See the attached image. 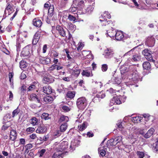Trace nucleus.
Wrapping results in <instances>:
<instances>
[{
  "label": "nucleus",
  "instance_id": "obj_60",
  "mask_svg": "<svg viewBox=\"0 0 158 158\" xmlns=\"http://www.w3.org/2000/svg\"><path fill=\"white\" fill-rule=\"evenodd\" d=\"M35 85H32L29 86L28 89V91H31L33 89H35Z\"/></svg>",
  "mask_w": 158,
  "mask_h": 158
},
{
  "label": "nucleus",
  "instance_id": "obj_36",
  "mask_svg": "<svg viewBox=\"0 0 158 158\" xmlns=\"http://www.w3.org/2000/svg\"><path fill=\"white\" fill-rule=\"evenodd\" d=\"M54 11V6L53 5L50 6L48 10V15L49 16L52 17L53 15Z\"/></svg>",
  "mask_w": 158,
  "mask_h": 158
},
{
  "label": "nucleus",
  "instance_id": "obj_7",
  "mask_svg": "<svg viewBox=\"0 0 158 158\" xmlns=\"http://www.w3.org/2000/svg\"><path fill=\"white\" fill-rule=\"evenodd\" d=\"M31 50V46L27 45L23 48L22 51L21 56L22 57L29 56L30 55V51Z\"/></svg>",
  "mask_w": 158,
  "mask_h": 158
},
{
  "label": "nucleus",
  "instance_id": "obj_64",
  "mask_svg": "<svg viewBox=\"0 0 158 158\" xmlns=\"http://www.w3.org/2000/svg\"><path fill=\"white\" fill-rule=\"evenodd\" d=\"M89 137H91L94 136V135L93 133L90 132H88L86 134Z\"/></svg>",
  "mask_w": 158,
  "mask_h": 158
},
{
  "label": "nucleus",
  "instance_id": "obj_50",
  "mask_svg": "<svg viewBox=\"0 0 158 158\" xmlns=\"http://www.w3.org/2000/svg\"><path fill=\"white\" fill-rule=\"evenodd\" d=\"M46 152V149H42L39 151V154L40 157H42L44 153Z\"/></svg>",
  "mask_w": 158,
  "mask_h": 158
},
{
  "label": "nucleus",
  "instance_id": "obj_24",
  "mask_svg": "<svg viewBox=\"0 0 158 158\" xmlns=\"http://www.w3.org/2000/svg\"><path fill=\"white\" fill-rule=\"evenodd\" d=\"M64 155L63 153H59L58 152H55L52 156V158H63Z\"/></svg>",
  "mask_w": 158,
  "mask_h": 158
},
{
  "label": "nucleus",
  "instance_id": "obj_5",
  "mask_svg": "<svg viewBox=\"0 0 158 158\" xmlns=\"http://www.w3.org/2000/svg\"><path fill=\"white\" fill-rule=\"evenodd\" d=\"M151 52L148 49H145L143 51L142 53L145 56V57L147 60L154 62V60L153 59Z\"/></svg>",
  "mask_w": 158,
  "mask_h": 158
},
{
  "label": "nucleus",
  "instance_id": "obj_42",
  "mask_svg": "<svg viewBox=\"0 0 158 158\" xmlns=\"http://www.w3.org/2000/svg\"><path fill=\"white\" fill-rule=\"evenodd\" d=\"M114 143L113 144L114 146L116 145L117 144L122 140V138L120 137H117L114 139Z\"/></svg>",
  "mask_w": 158,
  "mask_h": 158
},
{
  "label": "nucleus",
  "instance_id": "obj_27",
  "mask_svg": "<svg viewBox=\"0 0 158 158\" xmlns=\"http://www.w3.org/2000/svg\"><path fill=\"white\" fill-rule=\"evenodd\" d=\"M99 20L102 23V26H106L108 24V22L107 21V20L106 18L103 17V16L100 17Z\"/></svg>",
  "mask_w": 158,
  "mask_h": 158
},
{
  "label": "nucleus",
  "instance_id": "obj_9",
  "mask_svg": "<svg viewBox=\"0 0 158 158\" xmlns=\"http://www.w3.org/2000/svg\"><path fill=\"white\" fill-rule=\"evenodd\" d=\"M56 29L57 31V32L61 36L63 37L65 36L66 35L65 31L64 29L62 27L59 25H57L56 27Z\"/></svg>",
  "mask_w": 158,
  "mask_h": 158
},
{
  "label": "nucleus",
  "instance_id": "obj_10",
  "mask_svg": "<svg viewBox=\"0 0 158 158\" xmlns=\"http://www.w3.org/2000/svg\"><path fill=\"white\" fill-rule=\"evenodd\" d=\"M14 11V10L11 5L8 3L7 6L6 8L4 11V15H6V14H7L8 15H9L13 12Z\"/></svg>",
  "mask_w": 158,
  "mask_h": 158
},
{
  "label": "nucleus",
  "instance_id": "obj_62",
  "mask_svg": "<svg viewBox=\"0 0 158 158\" xmlns=\"http://www.w3.org/2000/svg\"><path fill=\"white\" fill-rule=\"evenodd\" d=\"M21 79H24L26 77V75L24 73H22L20 77Z\"/></svg>",
  "mask_w": 158,
  "mask_h": 158
},
{
  "label": "nucleus",
  "instance_id": "obj_22",
  "mask_svg": "<svg viewBox=\"0 0 158 158\" xmlns=\"http://www.w3.org/2000/svg\"><path fill=\"white\" fill-rule=\"evenodd\" d=\"M17 134L16 131L14 130H12L10 131V139L14 141L16 139Z\"/></svg>",
  "mask_w": 158,
  "mask_h": 158
},
{
  "label": "nucleus",
  "instance_id": "obj_21",
  "mask_svg": "<svg viewBox=\"0 0 158 158\" xmlns=\"http://www.w3.org/2000/svg\"><path fill=\"white\" fill-rule=\"evenodd\" d=\"M105 97V94L104 92L103 91H102L96 95V96L93 99V101L94 102H95V100H96V98H103Z\"/></svg>",
  "mask_w": 158,
  "mask_h": 158
},
{
  "label": "nucleus",
  "instance_id": "obj_54",
  "mask_svg": "<svg viewBox=\"0 0 158 158\" xmlns=\"http://www.w3.org/2000/svg\"><path fill=\"white\" fill-rule=\"evenodd\" d=\"M73 72L77 76H78L80 73V69H75L73 70Z\"/></svg>",
  "mask_w": 158,
  "mask_h": 158
},
{
  "label": "nucleus",
  "instance_id": "obj_51",
  "mask_svg": "<svg viewBox=\"0 0 158 158\" xmlns=\"http://www.w3.org/2000/svg\"><path fill=\"white\" fill-rule=\"evenodd\" d=\"M21 42H22V40L21 39H19L17 40V48H19L21 46Z\"/></svg>",
  "mask_w": 158,
  "mask_h": 158
},
{
  "label": "nucleus",
  "instance_id": "obj_13",
  "mask_svg": "<svg viewBox=\"0 0 158 158\" xmlns=\"http://www.w3.org/2000/svg\"><path fill=\"white\" fill-rule=\"evenodd\" d=\"M54 81V78L51 76L44 77L43 79L44 83L45 84H49L52 83Z\"/></svg>",
  "mask_w": 158,
  "mask_h": 158
},
{
  "label": "nucleus",
  "instance_id": "obj_19",
  "mask_svg": "<svg viewBox=\"0 0 158 158\" xmlns=\"http://www.w3.org/2000/svg\"><path fill=\"white\" fill-rule=\"evenodd\" d=\"M154 131L155 130L154 128H151L144 135V137L146 138H149L153 134Z\"/></svg>",
  "mask_w": 158,
  "mask_h": 158
},
{
  "label": "nucleus",
  "instance_id": "obj_48",
  "mask_svg": "<svg viewBox=\"0 0 158 158\" xmlns=\"http://www.w3.org/2000/svg\"><path fill=\"white\" fill-rule=\"evenodd\" d=\"M75 6V5L73 3L70 8V10L73 12H75L77 10V6Z\"/></svg>",
  "mask_w": 158,
  "mask_h": 158
},
{
  "label": "nucleus",
  "instance_id": "obj_12",
  "mask_svg": "<svg viewBox=\"0 0 158 158\" xmlns=\"http://www.w3.org/2000/svg\"><path fill=\"white\" fill-rule=\"evenodd\" d=\"M105 57L106 58H109L113 56L114 54L113 49L110 48H107L105 51Z\"/></svg>",
  "mask_w": 158,
  "mask_h": 158
},
{
  "label": "nucleus",
  "instance_id": "obj_57",
  "mask_svg": "<svg viewBox=\"0 0 158 158\" xmlns=\"http://www.w3.org/2000/svg\"><path fill=\"white\" fill-rule=\"evenodd\" d=\"M30 137L32 139H35L37 138V136L35 134H32L30 135Z\"/></svg>",
  "mask_w": 158,
  "mask_h": 158
},
{
  "label": "nucleus",
  "instance_id": "obj_23",
  "mask_svg": "<svg viewBox=\"0 0 158 158\" xmlns=\"http://www.w3.org/2000/svg\"><path fill=\"white\" fill-rule=\"evenodd\" d=\"M40 62L43 64H48L50 62V59L49 58H40Z\"/></svg>",
  "mask_w": 158,
  "mask_h": 158
},
{
  "label": "nucleus",
  "instance_id": "obj_56",
  "mask_svg": "<svg viewBox=\"0 0 158 158\" xmlns=\"http://www.w3.org/2000/svg\"><path fill=\"white\" fill-rule=\"evenodd\" d=\"M64 50L65 51L66 53L67 54V56L68 58L69 59H71V57L70 56L69 54V52L67 49H64Z\"/></svg>",
  "mask_w": 158,
  "mask_h": 158
},
{
  "label": "nucleus",
  "instance_id": "obj_44",
  "mask_svg": "<svg viewBox=\"0 0 158 158\" xmlns=\"http://www.w3.org/2000/svg\"><path fill=\"white\" fill-rule=\"evenodd\" d=\"M140 56L138 54L133 56L132 59L135 61H139L140 59Z\"/></svg>",
  "mask_w": 158,
  "mask_h": 158
},
{
  "label": "nucleus",
  "instance_id": "obj_15",
  "mask_svg": "<svg viewBox=\"0 0 158 158\" xmlns=\"http://www.w3.org/2000/svg\"><path fill=\"white\" fill-rule=\"evenodd\" d=\"M43 91L44 93L49 94L52 92V89L50 86L47 85L43 87Z\"/></svg>",
  "mask_w": 158,
  "mask_h": 158
},
{
  "label": "nucleus",
  "instance_id": "obj_59",
  "mask_svg": "<svg viewBox=\"0 0 158 158\" xmlns=\"http://www.w3.org/2000/svg\"><path fill=\"white\" fill-rule=\"evenodd\" d=\"M33 152L34 151L33 150H31V152H29V153L28 154V156L31 157H33L34 155V154L33 153Z\"/></svg>",
  "mask_w": 158,
  "mask_h": 158
},
{
  "label": "nucleus",
  "instance_id": "obj_18",
  "mask_svg": "<svg viewBox=\"0 0 158 158\" xmlns=\"http://www.w3.org/2000/svg\"><path fill=\"white\" fill-rule=\"evenodd\" d=\"M134 67V66L131 65L129 67V68L126 67L124 65L122 66L120 68V71L121 73H125L126 72H127L129 70L130 71H131V69H133V68Z\"/></svg>",
  "mask_w": 158,
  "mask_h": 158
},
{
  "label": "nucleus",
  "instance_id": "obj_28",
  "mask_svg": "<svg viewBox=\"0 0 158 158\" xmlns=\"http://www.w3.org/2000/svg\"><path fill=\"white\" fill-rule=\"evenodd\" d=\"M44 100L46 102L51 103L53 101V98L51 96H48L44 97Z\"/></svg>",
  "mask_w": 158,
  "mask_h": 158
},
{
  "label": "nucleus",
  "instance_id": "obj_11",
  "mask_svg": "<svg viewBox=\"0 0 158 158\" xmlns=\"http://www.w3.org/2000/svg\"><path fill=\"white\" fill-rule=\"evenodd\" d=\"M155 41L154 38L152 37H148L145 42V44L149 47H152L154 45Z\"/></svg>",
  "mask_w": 158,
  "mask_h": 158
},
{
  "label": "nucleus",
  "instance_id": "obj_38",
  "mask_svg": "<svg viewBox=\"0 0 158 158\" xmlns=\"http://www.w3.org/2000/svg\"><path fill=\"white\" fill-rule=\"evenodd\" d=\"M19 64L20 67L21 69L25 68L27 66L26 62L24 60L21 61L20 62Z\"/></svg>",
  "mask_w": 158,
  "mask_h": 158
},
{
  "label": "nucleus",
  "instance_id": "obj_61",
  "mask_svg": "<svg viewBox=\"0 0 158 158\" xmlns=\"http://www.w3.org/2000/svg\"><path fill=\"white\" fill-rule=\"evenodd\" d=\"M62 109L64 111H67L70 110L69 107L68 106H63L62 107Z\"/></svg>",
  "mask_w": 158,
  "mask_h": 158
},
{
  "label": "nucleus",
  "instance_id": "obj_16",
  "mask_svg": "<svg viewBox=\"0 0 158 158\" xmlns=\"http://www.w3.org/2000/svg\"><path fill=\"white\" fill-rule=\"evenodd\" d=\"M33 25L38 27H40L42 25L41 21L38 18H35L33 20Z\"/></svg>",
  "mask_w": 158,
  "mask_h": 158
},
{
  "label": "nucleus",
  "instance_id": "obj_34",
  "mask_svg": "<svg viewBox=\"0 0 158 158\" xmlns=\"http://www.w3.org/2000/svg\"><path fill=\"white\" fill-rule=\"evenodd\" d=\"M143 66L144 69L148 70L150 69L151 65L149 62L146 61L143 63Z\"/></svg>",
  "mask_w": 158,
  "mask_h": 158
},
{
  "label": "nucleus",
  "instance_id": "obj_3",
  "mask_svg": "<svg viewBox=\"0 0 158 158\" xmlns=\"http://www.w3.org/2000/svg\"><path fill=\"white\" fill-rule=\"evenodd\" d=\"M111 33H113L114 34L108 35L111 38H113L115 36V39L117 40H123L124 37L123 33L121 31H112Z\"/></svg>",
  "mask_w": 158,
  "mask_h": 158
},
{
  "label": "nucleus",
  "instance_id": "obj_46",
  "mask_svg": "<svg viewBox=\"0 0 158 158\" xmlns=\"http://www.w3.org/2000/svg\"><path fill=\"white\" fill-rule=\"evenodd\" d=\"M56 66L57 65L55 64H54L52 65V66L49 68L48 71L50 73H52L54 70L56 69Z\"/></svg>",
  "mask_w": 158,
  "mask_h": 158
},
{
  "label": "nucleus",
  "instance_id": "obj_43",
  "mask_svg": "<svg viewBox=\"0 0 158 158\" xmlns=\"http://www.w3.org/2000/svg\"><path fill=\"white\" fill-rule=\"evenodd\" d=\"M75 141H77V140H73L71 141V144L70 146V148L72 149H75V147L77 145Z\"/></svg>",
  "mask_w": 158,
  "mask_h": 158
},
{
  "label": "nucleus",
  "instance_id": "obj_25",
  "mask_svg": "<svg viewBox=\"0 0 158 158\" xmlns=\"http://www.w3.org/2000/svg\"><path fill=\"white\" fill-rule=\"evenodd\" d=\"M30 123L33 126H35L38 124V120L35 117H32L30 120Z\"/></svg>",
  "mask_w": 158,
  "mask_h": 158
},
{
  "label": "nucleus",
  "instance_id": "obj_53",
  "mask_svg": "<svg viewBox=\"0 0 158 158\" xmlns=\"http://www.w3.org/2000/svg\"><path fill=\"white\" fill-rule=\"evenodd\" d=\"M35 130V129L34 127H29L27 129L26 131L27 132H32L34 131Z\"/></svg>",
  "mask_w": 158,
  "mask_h": 158
},
{
  "label": "nucleus",
  "instance_id": "obj_41",
  "mask_svg": "<svg viewBox=\"0 0 158 158\" xmlns=\"http://www.w3.org/2000/svg\"><path fill=\"white\" fill-rule=\"evenodd\" d=\"M81 74L83 76H85L88 77L90 76V72L87 70H83Z\"/></svg>",
  "mask_w": 158,
  "mask_h": 158
},
{
  "label": "nucleus",
  "instance_id": "obj_52",
  "mask_svg": "<svg viewBox=\"0 0 158 158\" xmlns=\"http://www.w3.org/2000/svg\"><path fill=\"white\" fill-rule=\"evenodd\" d=\"M33 147L31 143H29L26 145V150L25 151L30 149Z\"/></svg>",
  "mask_w": 158,
  "mask_h": 158
},
{
  "label": "nucleus",
  "instance_id": "obj_29",
  "mask_svg": "<svg viewBox=\"0 0 158 158\" xmlns=\"http://www.w3.org/2000/svg\"><path fill=\"white\" fill-rule=\"evenodd\" d=\"M87 125V123L86 122H84L81 125L78 126V129L80 131H82L86 128Z\"/></svg>",
  "mask_w": 158,
  "mask_h": 158
},
{
  "label": "nucleus",
  "instance_id": "obj_49",
  "mask_svg": "<svg viewBox=\"0 0 158 158\" xmlns=\"http://www.w3.org/2000/svg\"><path fill=\"white\" fill-rule=\"evenodd\" d=\"M108 65L106 64L102 65V70L103 72L106 71L108 69Z\"/></svg>",
  "mask_w": 158,
  "mask_h": 158
},
{
  "label": "nucleus",
  "instance_id": "obj_55",
  "mask_svg": "<svg viewBox=\"0 0 158 158\" xmlns=\"http://www.w3.org/2000/svg\"><path fill=\"white\" fill-rule=\"evenodd\" d=\"M27 87L24 85H23L21 87L20 90L21 92L24 93L26 92Z\"/></svg>",
  "mask_w": 158,
  "mask_h": 158
},
{
  "label": "nucleus",
  "instance_id": "obj_40",
  "mask_svg": "<svg viewBox=\"0 0 158 158\" xmlns=\"http://www.w3.org/2000/svg\"><path fill=\"white\" fill-rule=\"evenodd\" d=\"M106 149L105 148L104 149L100 150V148H98V152L102 156H105L106 153Z\"/></svg>",
  "mask_w": 158,
  "mask_h": 158
},
{
  "label": "nucleus",
  "instance_id": "obj_1",
  "mask_svg": "<svg viewBox=\"0 0 158 158\" xmlns=\"http://www.w3.org/2000/svg\"><path fill=\"white\" fill-rule=\"evenodd\" d=\"M68 143L67 141H63L60 143L56 142L54 144L56 151L57 152H62L68 148Z\"/></svg>",
  "mask_w": 158,
  "mask_h": 158
},
{
  "label": "nucleus",
  "instance_id": "obj_33",
  "mask_svg": "<svg viewBox=\"0 0 158 158\" xmlns=\"http://www.w3.org/2000/svg\"><path fill=\"white\" fill-rule=\"evenodd\" d=\"M142 118L139 116L133 117L132 118V120L133 123H139L141 122Z\"/></svg>",
  "mask_w": 158,
  "mask_h": 158
},
{
  "label": "nucleus",
  "instance_id": "obj_32",
  "mask_svg": "<svg viewBox=\"0 0 158 158\" xmlns=\"http://www.w3.org/2000/svg\"><path fill=\"white\" fill-rule=\"evenodd\" d=\"M75 95V92L74 91H69L67 92L66 94L67 97L70 99L73 98Z\"/></svg>",
  "mask_w": 158,
  "mask_h": 158
},
{
  "label": "nucleus",
  "instance_id": "obj_58",
  "mask_svg": "<svg viewBox=\"0 0 158 158\" xmlns=\"http://www.w3.org/2000/svg\"><path fill=\"white\" fill-rule=\"evenodd\" d=\"M110 145L112 146H114L113 144L114 143V141L113 139H111L108 140Z\"/></svg>",
  "mask_w": 158,
  "mask_h": 158
},
{
  "label": "nucleus",
  "instance_id": "obj_45",
  "mask_svg": "<svg viewBox=\"0 0 158 158\" xmlns=\"http://www.w3.org/2000/svg\"><path fill=\"white\" fill-rule=\"evenodd\" d=\"M121 81L120 79H119L117 77H115L114 79V83L115 84L119 85L121 83Z\"/></svg>",
  "mask_w": 158,
  "mask_h": 158
},
{
  "label": "nucleus",
  "instance_id": "obj_17",
  "mask_svg": "<svg viewBox=\"0 0 158 158\" xmlns=\"http://www.w3.org/2000/svg\"><path fill=\"white\" fill-rule=\"evenodd\" d=\"M47 130L46 127L43 125L39 127L36 130V132L39 134H43Z\"/></svg>",
  "mask_w": 158,
  "mask_h": 158
},
{
  "label": "nucleus",
  "instance_id": "obj_35",
  "mask_svg": "<svg viewBox=\"0 0 158 158\" xmlns=\"http://www.w3.org/2000/svg\"><path fill=\"white\" fill-rule=\"evenodd\" d=\"M136 154L138 158H147L145 156L144 153L143 152L137 151L136 152Z\"/></svg>",
  "mask_w": 158,
  "mask_h": 158
},
{
  "label": "nucleus",
  "instance_id": "obj_30",
  "mask_svg": "<svg viewBox=\"0 0 158 158\" xmlns=\"http://www.w3.org/2000/svg\"><path fill=\"white\" fill-rule=\"evenodd\" d=\"M51 115L49 114L44 113H43L41 116V118L43 119H44L45 120H47L51 118Z\"/></svg>",
  "mask_w": 158,
  "mask_h": 158
},
{
  "label": "nucleus",
  "instance_id": "obj_4",
  "mask_svg": "<svg viewBox=\"0 0 158 158\" xmlns=\"http://www.w3.org/2000/svg\"><path fill=\"white\" fill-rule=\"evenodd\" d=\"M126 96H118L114 97L111 101V102L116 104H120L122 103V102H124L126 99Z\"/></svg>",
  "mask_w": 158,
  "mask_h": 158
},
{
  "label": "nucleus",
  "instance_id": "obj_47",
  "mask_svg": "<svg viewBox=\"0 0 158 158\" xmlns=\"http://www.w3.org/2000/svg\"><path fill=\"white\" fill-rule=\"evenodd\" d=\"M119 130L121 131H123L124 129V127L122 125V123L121 122H119L116 124Z\"/></svg>",
  "mask_w": 158,
  "mask_h": 158
},
{
  "label": "nucleus",
  "instance_id": "obj_8",
  "mask_svg": "<svg viewBox=\"0 0 158 158\" xmlns=\"http://www.w3.org/2000/svg\"><path fill=\"white\" fill-rule=\"evenodd\" d=\"M41 35V31L40 30L36 32L32 40V44L35 45L38 42Z\"/></svg>",
  "mask_w": 158,
  "mask_h": 158
},
{
  "label": "nucleus",
  "instance_id": "obj_39",
  "mask_svg": "<svg viewBox=\"0 0 158 158\" xmlns=\"http://www.w3.org/2000/svg\"><path fill=\"white\" fill-rule=\"evenodd\" d=\"M20 111V109L18 107L15 110L12 112V117L14 118L15 116L18 115Z\"/></svg>",
  "mask_w": 158,
  "mask_h": 158
},
{
  "label": "nucleus",
  "instance_id": "obj_37",
  "mask_svg": "<svg viewBox=\"0 0 158 158\" xmlns=\"http://www.w3.org/2000/svg\"><path fill=\"white\" fill-rule=\"evenodd\" d=\"M68 19L70 21L73 23L77 22V19L74 16L71 15H69Z\"/></svg>",
  "mask_w": 158,
  "mask_h": 158
},
{
  "label": "nucleus",
  "instance_id": "obj_63",
  "mask_svg": "<svg viewBox=\"0 0 158 158\" xmlns=\"http://www.w3.org/2000/svg\"><path fill=\"white\" fill-rule=\"evenodd\" d=\"M20 143L22 144H24L25 143V140L24 139H20L19 140Z\"/></svg>",
  "mask_w": 158,
  "mask_h": 158
},
{
  "label": "nucleus",
  "instance_id": "obj_2",
  "mask_svg": "<svg viewBox=\"0 0 158 158\" xmlns=\"http://www.w3.org/2000/svg\"><path fill=\"white\" fill-rule=\"evenodd\" d=\"M76 104L79 109H84L87 105V100L84 97H80L77 99Z\"/></svg>",
  "mask_w": 158,
  "mask_h": 158
},
{
  "label": "nucleus",
  "instance_id": "obj_31",
  "mask_svg": "<svg viewBox=\"0 0 158 158\" xmlns=\"http://www.w3.org/2000/svg\"><path fill=\"white\" fill-rule=\"evenodd\" d=\"M67 126V124L66 123L64 122L62 124L60 127V131L62 132L66 130Z\"/></svg>",
  "mask_w": 158,
  "mask_h": 158
},
{
  "label": "nucleus",
  "instance_id": "obj_6",
  "mask_svg": "<svg viewBox=\"0 0 158 158\" xmlns=\"http://www.w3.org/2000/svg\"><path fill=\"white\" fill-rule=\"evenodd\" d=\"M30 101L37 102L41 104V98L40 95H36L35 94H30L29 98Z\"/></svg>",
  "mask_w": 158,
  "mask_h": 158
},
{
  "label": "nucleus",
  "instance_id": "obj_26",
  "mask_svg": "<svg viewBox=\"0 0 158 158\" xmlns=\"http://www.w3.org/2000/svg\"><path fill=\"white\" fill-rule=\"evenodd\" d=\"M69 120V118L66 116L64 115H62L59 118L58 123H60L63 122H65V123L68 122Z\"/></svg>",
  "mask_w": 158,
  "mask_h": 158
},
{
  "label": "nucleus",
  "instance_id": "obj_20",
  "mask_svg": "<svg viewBox=\"0 0 158 158\" xmlns=\"http://www.w3.org/2000/svg\"><path fill=\"white\" fill-rule=\"evenodd\" d=\"M73 3L75 6L78 7H83L84 6V2L83 0H81L80 1L78 0H75L73 1Z\"/></svg>",
  "mask_w": 158,
  "mask_h": 158
},
{
  "label": "nucleus",
  "instance_id": "obj_14",
  "mask_svg": "<svg viewBox=\"0 0 158 158\" xmlns=\"http://www.w3.org/2000/svg\"><path fill=\"white\" fill-rule=\"evenodd\" d=\"M131 79L132 81L135 82L140 80V77L137 71L135 70L133 73Z\"/></svg>",
  "mask_w": 158,
  "mask_h": 158
}]
</instances>
